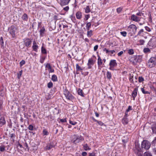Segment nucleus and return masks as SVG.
<instances>
[{
	"instance_id": "obj_1",
	"label": "nucleus",
	"mask_w": 156,
	"mask_h": 156,
	"mask_svg": "<svg viewBox=\"0 0 156 156\" xmlns=\"http://www.w3.org/2000/svg\"><path fill=\"white\" fill-rule=\"evenodd\" d=\"M144 13L141 11H139L136 13V14H132L130 16V19L131 20L137 22H140L142 17V16H144Z\"/></svg>"
},
{
	"instance_id": "obj_2",
	"label": "nucleus",
	"mask_w": 156,
	"mask_h": 156,
	"mask_svg": "<svg viewBox=\"0 0 156 156\" xmlns=\"http://www.w3.org/2000/svg\"><path fill=\"white\" fill-rule=\"evenodd\" d=\"M84 140V138L83 136L80 135L74 134L72 140V143L75 144L81 142Z\"/></svg>"
},
{
	"instance_id": "obj_3",
	"label": "nucleus",
	"mask_w": 156,
	"mask_h": 156,
	"mask_svg": "<svg viewBox=\"0 0 156 156\" xmlns=\"http://www.w3.org/2000/svg\"><path fill=\"white\" fill-rule=\"evenodd\" d=\"M156 65V56L152 57L148 60L147 66L150 68L154 67Z\"/></svg>"
},
{
	"instance_id": "obj_4",
	"label": "nucleus",
	"mask_w": 156,
	"mask_h": 156,
	"mask_svg": "<svg viewBox=\"0 0 156 156\" xmlns=\"http://www.w3.org/2000/svg\"><path fill=\"white\" fill-rule=\"evenodd\" d=\"M151 146V143L147 140H144L141 143V147L142 150H148Z\"/></svg>"
},
{
	"instance_id": "obj_5",
	"label": "nucleus",
	"mask_w": 156,
	"mask_h": 156,
	"mask_svg": "<svg viewBox=\"0 0 156 156\" xmlns=\"http://www.w3.org/2000/svg\"><path fill=\"white\" fill-rule=\"evenodd\" d=\"M63 93L66 99L72 101L75 98L74 97L67 89L63 90Z\"/></svg>"
},
{
	"instance_id": "obj_6",
	"label": "nucleus",
	"mask_w": 156,
	"mask_h": 156,
	"mask_svg": "<svg viewBox=\"0 0 156 156\" xmlns=\"http://www.w3.org/2000/svg\"><path fill=\"white\" fill-rule=\"evenodd\" d=\"M142 57L140 55L133 56L130 59L131 62L133 63V65H136L138 62H140L141 61Z\"/></svg>"
},
{
	"instance_id": "obj_7",
	"label": "nucleus",
	"mask_w": 156,
	"mask_h": 156,
	"mask_svg": "<svg viewBox=\"0 0 156 156\" xmlns=\"http://www.w3.org/2000/svg\"><path fill=\"white\" fill-rule=\"evenodd\" d=\"M147 47L150 48L156 47V37H152L147 43Z\"/></svg>"
},
{
	"instance_id": "obj_8",
	"label": "nucleus",
	"mask_w": 156,
	"mask_h": 156,
	"mask_svg": "<svg viewBox=\"0 0 156 156\" xmlns=\"http://www.w3.org/2000/svg\"><path fill=\"white\" fill-rule=\"evenodd\" d=\"M137 28L134 24H132L128 27V30L132 34H135L136 32Z\"/></svg>"
},
{
	"instance_id": "obj_9",
	"label": "nucleus",
	"mask_w": 156,
	"mask_h": 156,
	"mask_svg": "<svg viewBox=\"0 0 156 156\" xmlns=\"http://www.w3.org/2000/svg\"><path fill=\"white\" fill-rule=\"evenodd\" d=\"M8 31L13 38L15 37V33L17 30V28L14 25L11 26L8 29Z\"/></svg>"
},
{
	"instance_id": "obj_10",
	"label": "nucleus",
	"mask_w": 156,
	"mask_h": 156,
	"mask_svg": "<svg viewBox=\"0 0 156 156\" xmlns=\"http://www.w3.org/2000/svg\"><path fill=\"white\" fill-rule=\"evenodd\" d=\"M117 65V64L115 60H110L109 63V66H110L109 69L111 70H115L114 67H116Z\"/></svg>"
},
{
	"instance_id": "obj_11",
	"label": "nucleus",
	"mask_w": 156,
	"mask_h": 156,
	"mask_svg": "<svg viewBox=\"0 0 156 156\" xmlns=\"http://www.w3.org/2000/svg\"><path fill=\"white\" fill-rule=\"evenodd\" d=\"M58 2L62 6L67 5L70 1V0H57Z\"/></svg>"
},
{
	"instance_id": "obj_12",
	"label": "nucleus",
	"mask_w": 156,
	"mask_h": 156,
	"mask_svg": "<svg viewBox=\"0 0 156 156\" xmlns=\"http://www.w3.org/2000/svg\"><path fill=\"white\" fill-rule=\"evenodd\" d=\"M23 42L26 47H28L31 44L32 41L29 38H25L23 40Z\"/></svg>"
},
{
	"instance_id": "obj_13",
	"label": "nucleus",
	"mask_w": 156,
	"mask_h": 156,
	"mask_svg": "<svg viewBox=\"0 0 156 156\" xmlns=\"http://www.w3.org/2000/svg\"><path fill=\"white\" fill-rule=\"evenodd\" d=\"M55 146V145L54 144L53 142H51L50 143L48 144L45 147V149L46 150H49L53 147Z\"/></svg>"
},
{
	"instance_id": "obj_14",
	"label": "nucleus",
	"mask_w": 156,
	"mask_h": 156,
	"mask_svg": "<svg viewBox=\"0 0 156 156\" xmlns=\"http://www.w3.org/2000/svg\"><path fill=\"white\" fill-rule=\"evenodd\" d=\"M32 48L34 51L37 52L38 46L37 45V43L35 41H33Z\"/></svg>"
},
{
	"instance_id": "obj_15",
	"label": "nucleus",
	"mask_w": 156,
	"mask_h": 156,
	"mask_svg": "<svg viewBox=\"0 0 156 156\" xmlns=\"http://www.w3.org/2000/svg\"><path fill=\"white\" fill-rule=\"evenodd\" d=\"M6 123L4 117L2 115L0 118V127H2Z\"/></svg>"
},
{
	"instance_id": "obj_16",
	"label": "nucleus",
	"mask_w": 156,
	"mask_h": 156,
	"mask_svg": "<svg viewBox=\"0 0 156 156\" xmlns=\"http://www.w3.org/2000/svg\"><path fill=\"white\" fill-rule=\"evenodd\" d=\"M138 88H135L132 93L131 95L132 97H133V100H134L137 94Z\"/></svg>"
},
{
	"instance_id": "obj_17",
	"label": "nucleus",
	"mask_w": 156,
	"mask_h": 156,
	"mask_svg": "<svg viewBox=\"0 0 156 156\" xmlns=\"http://www.w3.org/2000/svg\"><path fill=\"white\" fill-rule=\"evenodd\" d=\"M45 67L49 69V73H53L54 72V69L52 68L50 64L49 63H47L45 65Z\"/></svg>"
},
{
	"instance_id": "obj_18",
	"label": "nucleus",
	"mask_w": 156,
	"mask_h": 156,
	"mask_svg": "<svg viewBox=\"0 0 156 156\" xmlns=\"http://www.w3.org/2000/svg\"><path fill=\"white\" fill-rule=\"evenodd\" d=\"M135 151H136V152H142V150L141 147L140 148V145L138 144H135Z\"/></svg>"
},
{
	"instance_id": "obj_19",
	"label": "nucleus",
	"mask_w": 156,
	"mask_h": 156,
	"mask_svg": "<svg viewBox=\"0 0 156 156\" xmlns=\"http://www.w3.org/2000/svg\"><path fill=\"white\" fill-rule=\"evenodd\" d=\"M45 31V29L43 27L39 31L40 36V37H43L44 36Z\"/></svg>"
},
{
	"instance_id": "obj_20",
	"label": "nucleus",
	"mask_w": 156,
	"mask_h": 156,
	"mask_svg": "<svg viewBox=\"0 0 156 156\" xmlns=\"http://www.w3.org/2000/svg\"><path fill=\"white\" fill-rule=\"evenodd\" d=\"M76 16L77 19H80L82 17V14L81 12L78 11L76 14Z\"/></svg>"
},
{
	"instance_id": "obj_21",
	"label": "nucleus",
	"mask_w": 156,
	"mask_h": 156,
	"mask_svg": "<svg viewBox=\"0 0 156 156\" xmlns=\"http://www.w3.org/2000/svg\"><path fill=\"white\" fill-rule=\"evenodd\" d=\"M129 120L127 118L123 117L122 119V122L124 125H126L128 123Z\"/></svg>"
},
{
	"instance_id": "obj_22",
	"label": "nucleus",
	"mask_w": 156,
	"mask_h": 156,
	"mask_svg": "<svg viewBox=\"0 0 156 156\" xmlns=\"http://www.w3.org/2000/svg\"><path fill=\"white\" fill-rule=\"evenodd\" d=\"M151 128L153 133H156V123H154L152 125Z\"/></svg>"
},
{
	"instance_id": "obj_23",
	"label": "nucleus",
	"mask_w": 156,
	"mask_h": 156,
	"mask_svg": "<svg viewBox=\"0 0 156 156\" xmlns=\"http://www.w3.org/2000/svg\"><path fill=\"white\" fill-rule=\"evenodd\" d=\"M69 17L73 22L74 23H76V20L74 14H73L71 15Z\"/></svg>"
},
{
	"instance_id": "obj_24",
	"label": "nucleus",
	"mask_w": 156,
	"mask_h": 156,
	"mask_svg": "<svg viewBox=\"0 0 156 156\" xmlns=\"http://www.w3.org/2000/svg\"><path fill=\"white\" fill-rule=\"evenodd\" d=\"M84 150L85 151L90 150L91 148L87 144H85L84 145H82Z\"/></svg>"
},
{
	"instance_id": "obj_25",
	"label": "nucleus",
	"mask_w": 156,
	"mask_h": 156,
	"mask_svg": "<svg viewBox=\"0 0 156 156\" xmlns=\"http://www.w3.org/2000/svg\"><path fill=\"white\" fill-rule=\"evenodd\" d=\"M98 66H100L103 63V60L101 58V57L99 55L98 56Z\"/></svg>"
},
{
	"instance_id": "obj_26",
	"label": "nucleus",
	"mask_w": 156,
	"mask_h": 156,
	"mask_svg": "<svg viewBox=\"0 0 156 156\" xmlns=\"http://www.w3.org/2000/svg\"><path fill=\"white\" fill-rule=\"evenodd\" d=\"M107 78L109 80H110L112 78V75L111 72L107 71L106 73Z\"/></svg>"
},
{
	"instance_id": "obj_27",
	"label": "nucleus",
	"mask_w": 156,
	"mask_h": 156,
	"mask_svg": "<svg viewBox=\"0 0 156 156\" xmlns=\"http://www.w3.org/2000/svg\"><path fill=\"white\" fill-rule=\"evenodd\" d=\"M21 18L23 20L27 21L28 18L27 14L26 13H24L22 16Z\"/></svg>"
},
{
	"instance_id": "obj_28",
	"label": "nucleus",
	"mask_w": 156,
	"mask_h": 156,
	"mask_svg": "<svg viewBox=\"0 0 156 156\" xmlns=\"http://www.w3.org/2000/svg\"><path fill=\"white\" fill-rule=\"evenodd\" d=\"M44 45V44H42V46L41 48V51L42 54H47V50L45 48H44L43 45Z\"/></svg>"
},
{
	"instance_id": "obj_29",
	"label": "nucleus",
	"mask_w": 156,
	"mask_h": 156,
	"mask_svg": "<svg viewBox=\"0 0 156 156\" xmlns=\"http://www.w3.org/2000/svg\"><path fill=\"white\" fill-rule=\"evenodd\" d=\"M93 35V31L91 30H88L87 33V36L88 37H91Z\"/></svg>"
},
{
	"instance_id": "obj_30",
	"label": "nucleus",
	"mask_w": 156,
	"mask_h": 156,
	"mask_svg": "<svg viewBox=\"0 0 156 156\" xmlns=\"http://www.w3.org/2000/svg\"><path fill=\"white\" fill-rule=\"evenodd\" d=\"M51 80L53 82H56L58 81V79L57 76L54 74L51 76Z\"/></svg>"
},
{
	"instance_id": "obj_31",
	"label": "nucleus",
	"mask_w": 156,
	"mask_h": 156,
	"mask_svg": "<svg viewBox=\"0 0 156 156\" xmlns=\"http://www.w3.org/2000/svg\"><path fill=\"white\" fill-rule=\"evenodd\" d=\"M85 13H89L90 12V8L89 5L87 6L86 7L84 8Z\"/></svg>"
},
{
	"instance_id": "obj_32",
	"label": "nucleus",
	"mask_w": 156,
	"mask_h": 156,
	"mask_svg": "<svg viewBox=\"0 0 156 156\" xmlns=\"http://www.w3.org/2000/svg\"><path fill=\"white\" fill-rule=\"evenodd\" d=\"M77 92L78 94L79 95H80L81 96L83 97H84V95L83 94L82 90L80 88L78 89Z\"/></svg>"
},
{
	"instance_id": "obj_33",
	"label": "nucleus",
	"mask_w": 156,
	"mask_h": 156,
	"mask_svg": "<svg viewBox=\"0 0 156 156\" xmlns=\"http://www.w3.org/2000/svg\"><path fill=\"white\" fill-rule=\"evenodd\" d=\"M144 32V30L143 29H141L139 32H138L136 36H143V33Z\"/></svg>"
},
{
	"instance_id": "obj_34",
	"label": "nucleus",
	"mask_w": 156,
	"mask_h": 156,
	"mask_svg": "<svg viewBox=\"0 0 156 156\" xmlns=\"http://www.w3.org/2000/svg\"><path fill=\"white\" fill-rule=\"evenodd\" d=\"M94 64V61L92 58L89 59L87 65H93Z\"/></svg>"
},
{
	"instance_id": "obj_35",
	"label": "nucleus",
	"mask_w": 156,
	"mask_h": 156,
	"mask_svg": "<svg viewBox=\"0 0 156 156\" xmlns=\"http://www.w3.org/2000/svg\"><path fill=\"white\" fill-rule=\"evenodd\" d=\"M43 136H47L49 134V133L46 129H43L42 131Z\"/></svg>"
},
{
	"instance_id": "obj_36",
	"label": "nucleus",
	"mask_w": 156,
	"mask_h": 156,
	"mask_svg": "<svg viewBox=\"0 0 156 156\" xmlns=\"http://www.w3.org/2000/svg\"><path fill=\"white\" fill-rule=\"evenodd\" d=\"M76 71L80 70H82L83 69L78 64H76Z\"/></svg>"
},
{
	"instance_id": "obj_37",
	"label": "nucleus",
	"mask_w": 156,
	"mask_h": 156,
	"mask_svg": "<svg viewBox=\"0 0 156 156\" xmlns=\"http://www.w3.org/2000/svg\"><path fill=\"white\" fill-rule=\"evenodd\" d=\"M91 26V24L90 22H89L87 23L86 24V27L87 30H89L90 29V28Z\"/></svg>"
},
{
	"instance_id": "obj_38",
	"label": "nucleus",
	"mask_w": 156,
	"mask_h": 156,
	"mask_svg": "<svg viewBox=\"0 0 156 156\" xmlns=\"http://www.w3.org/2000/svg\"><path fill=\"white\" fill-rule=\"evenodd\" d=\"M143 51L145 53H150L151 50L150 49L148 48H145L143 50Z\"/></svg>"
},
{
	"instance_id": "obj_39",
	"label": "nucleus",
	"mask_w": 156,
	"mask_h": 156,
	"mask_svg": "<svg viewBox=\"0 0 156 156\" xmlns=\"http://www.w3.org/2000/svg\"><path fill=\"white\" fill-rule=\"evenodd\" d=\"M144 156H152L151 153L149 151H146L144 154Z\"/></svg>"
},
{
	"instance_id": "obj_40",
	"label": "nucleus",
	"mask_w": 156,
	"mask_h": 156,
	"mask_svg": "<svg viewBox=\"0 0 156 156\" xmlns=\"http://www.w3.org/2000/svg\"><path fill=\"white\" fill-rule=\"evenodd\" d=\"M5 146L4 145H2L0 146V151L1 152H3L5 150Z\"/></svg>"
},
{
	"instance_id": "obj_41",
	"label": "nucleus",
	"mask_w": 156,
	"mask_h": 156,
	"mask_svg": "<svg viewBox=\"0 0 156 156\" xmlns=\"http://www.w3.org/2000/svg\"><path fill=\"white\" fill-rule=\"evenodd\" d=\"M129 80L130 83H134L133 76H131V75H130L129 77Z\"/></svg>"
},
{
	"instance_id": "obj_42",
	"label": "nucleus",
	"mask_w": 156,
	"mask_h": 156,
	"mask_svg": "<svg viewBox=\"0 0 156 156\" xmlns=\"http://www.w3.org/2000/svg\"><path fill=\"white\" fill-rule=\"evenodd\" d=\"M51 95L49 94H47L45 96V98L47 100H48L51 99Z\"/></svg>"
},
{
	"instance_id": "obj_43",
	"label": "nucleus",
	"mask_w": 156,
	"mask_h": 156,
	"mask_svg": "<svg viewBox=\"0 0 156 156\" xmlns=\"http://www.w3.org/2000/svg\"><path fill=\"white\" fill-rule=\"evenodd\" d=\"M144 80V78L142 76H139L138 77V81L139 83H140L143 82Z\"/></svg>"
},
{
	"instance_id": "obj_44",
	"label": "nucleus",
	"mask_w": 156,
	"mask_h": 156,
	"mask_svg": "<svg viewBox=\"0 0 156 156\" xmlns=\"http://www.w3.org/2000/svg\"><path fill=\"white\" fill-rule=\"evenodd\" d=\"M58 120H60V122H60L62 123H63L64 122H67L66 118H65L63 119H58Z\"/></svg>"
},
{
	"instance_id": "obj_45",
	"label": "nucleus",
	"mask_w": 156,
	"mask_h": 156,
	"mask_svg": "<svg viewBox=\"0 0 156 156\" xmlns=\"http://www.w3.org/2000/svg\"><path fill=\"white\" fill-rule=\"evenodd\" d=\"M141 90L144 94H150V93L148 91L145 90L144 88H141Z\"/></svg>"
},
{
	"instance_id": "obj_46",
	"label": "nucleus",
	"mask_w": 156,
	"mask_h": 156,
	"mask_svg": "<svg viewBox=\"0 0 156 156\" xmlns=\"http://www.w3.org/2000/svg\"><path fill=\"white\" fill-rule=\"evenodd\" d=\"M128 53L130 55H132L134 54V51L132 49H130L128 50Z\"/></svg>"
},
{
	"instance_id": "obj_47",
	"label": "nucleus",
	"mask_w": 156,
	"mask_h": 156,
	"mask_svg": "<svg viewBox=\"0 0 156 156\" xmlns=\"http://www.w3.org/2000/svg\"><path fill=\"white\" fill-rule=\"evenodd\" d=\"M145 43V41L143 39L140 40L139 41V45H143Z\"/></svg>"
},
{
	"instance_id": "obj_48",
	"label": "nucleus",
	"mask_w": 156,
	"mask_h": 156,
	"mask_svg": "<svg viewBox=\"0 0 156 156\" xmlns=\"http://www.w3.org/2000/svg\"><path fill=\"white\" fill-rule=\"evenodd\" d=\"M53 86V83L52 82H50L48 83L47 87L48 88H50Z\"/></svg>"
},
{
	"instance_id": "obj_49",
	"label": "nucleus",
	"mask_w": 156,
	"mask_h": 156,
	"mask_svg": "<svg viewBox=\"0 0 156 156\" xmlns=\"http://www.w3.org/2000/svg\"><path fill=\"white\" fill-rule=\"evenodd\" d=\"M22 70H21L19 72V73L17 74V78L18 79H20V77L22 74Z\"/></svg>"
},
{
	"instance_id": "obj_50",
	"label": "nucleus",
	"mask_w": 156,
	"mask_h": 156,
	"mask_svg": "<svg viewBox=\"0 0 156 156\" xmlns=\"http://www.w3.org/2000/svg\"><path fill=\"white\" fill-rule=\"evenodd\" d=\"M122 8L121 7H119L116 9V11L118 13H120L122 10Z\"/></svg>"
},
{
	"instance_id": "obj_51",
	"label": "nucleus",
	"mask_w": 156,
	"mask_h": 156,
	"mask_svg": "<svg viewBox=\"0 0 156 156\" xmlns=\"http://www.w3.org/2000/svg\"><path fill=\"white\" fill-rule=\"evenodd\" d=\"M28 129L31 131H32L34 129V126L32 125H30L28 127Z\"/></svg>"
},
{
	"instance_id": "obj_52",
	"label": "nucleus",
	"mask_w": 156,
	"mask_h": 156,
	"mask_svg": "<svg viewBox=\"0 0 156 156\" xmlns=\"http://www.w3.org/2000/svg\"><path fill=\"white\" fill-rule=\"evenodd\" d=\"M69 123L73 125H75L77 123V122L75 121H73L70 120L69 121Z\"/></svg>"
},
{
	"instance_id": "obj_53",
	"label": "nucleus",
	"mask_w": 156,
	"mask_h": 156,
	"mask_svg": "<svg viewBox=\"0 0 156 156\" xmlns=\"http://www.w3.org/2000/svg\"><path fill=\"white\" fill-rule=\"evenodd\" d=\"M120 34L123 36L125 37L127 35V33L126 31H122L120 32Z\"/></svg>"
},
{
	"instance_id": "obj_54",
	"label": "nucleus",
	"mask_w": 156,
	"mask_h": 156,
	"mask_svg": "<svg viewBox=\"0 0 156 156\" xmlns=\"http://www.w3.org/2000/svg\"><path fill=\"white\" fill-rule=\"evenodd\" d=\"M25 63V61L24 60H22L20 63V66H22Z\"/></svg>"
},
{
	"instance_id": "obj_55",
	"label": "nucleus",
	"mask_w": 156,
	"mask_h": 156,
	"mask_svg": "<svg viewBox=\"0 0 156 156\" xmlns=\"http://www.w3.org/2000/svg\"><path fill=\"white\" fill-rule=\"evenodd\" d=\"M146 30L148 32H150L151 31V29L150 28L147 26H145L144 27Z\"/></svg>"
},
{
	"instance_id": "obj_56",
	"label": "nucleus",
	"mask_w": 156,
	"mask_h": 156,
	"mask_svg": "<svg viewBox=\"0 0 156 156\" xmlns=\"http://www.w3.org/2000/svg\"><path fill=\"white\" fill-rule=\"evenodd\" d=\"M140 152H136V151H135V153L138 156H143V154L141 153H140Z\"/></svg>"
},
{
	"instance_id": "obj_57",
	"label": "nucleus",
	"mask_w": 156,
	"mask_h": 156,
	"mask_svg": "<svg viewBox=\"0 0 156 156\" xmlns=\"http://www.w3.org/2000/svg\"><path fill=\"white\" fill-rule=\"evenodd\" d=\"M132 110V107L131 106H129L128 107V108L126 110V111L127 112H129L130 110Z\"/></svg>"
},
{
	"instance_id": "obj_58",
	"label": "nucleus",
	"mask_w": 156,
	"mask_h": 156,
	"mask_svg": "<svg viewBox=\"0 0 156 156\" xmlns=\"http://www.w3.org/2000/svg\"><path fill=\"white\" fill-rule=\"evenodd\" d=\"M69 6H67L66 7H64L63 8V10L66 11V12H67L69 10Z\"/></svg>"
},
{
	"instance_id": "obj_59",
	"label": "nucleus",
	"mask_w": 156,
	"mask_h": 156,
	"mask_svg": "<svg viewBox=\"0 0 156 156\" xmlns=\"http://www.w3.org/2000/svg\"><path fill=\"white\" fill-rule=\"evenodd\" d=\"M0 44L1 45V47L2 48H4V42L3 41H0Z\"/></svg>"
},
{
	"instance_id": "obj_60",
	"label": "nucleus",
	"mask_w": 156,
	"mask_h": 156,
	"mask_svg": "<svg viewBox=\"0 0 156 156\" xmlns=\"http://www.w3.org/2000/svg\"><path fill=\"white\" fill-rule=\"evenodd\" d=\"M90 17V15L89 14L86 15L85 16L84 20H87Z\"/></svg>"
},
{
	"instance_id": "obj_61",
	"label": "nucleus",
	"mask_w": 156,
	"mask_h": 156,
	"mask_svg": "<svg viewBox=\"0 0 156 156\" xmlns=\"http://www.w3.org/2000/svg\"><path fill=\"white\" fill-rule=\"evenodd\" d=\"M44 60L45 58L44 57H41L40 60V62L41 63H43L44 62Z\"/></svg>"
},
{
	"instance_id": "obj_62",
	"label": "nucleus",
	"mask_w": 156,
	"mask_h": 156,
	"mask_svg": "<svg viewBox=\"0 0 156 156\" xmlns=\"http://www.w3.org/2000/svg\"><path fill=\"white\" fill-rule=\"evenodd\" d=\"M97 122L98 125L101 126H102L104 124V123L101 121H98Z\"/></svg>"
},
{
	"instance_id": "obj_63",
	"label": "nucleus",
	"mask_w": 156,
	"mask_h": 156,
	"mask_svg": "<svg viewBox=\"0 0 156 156\" xmlns=\"http://www.w3.org/2000/svg\"><path fill=\"white\" fill-rule=\"evenodd\" d=\"M103 51H106V53H108L109 52V50L106 48H104L103 49Z\"/></svg>"
},
{
	"instance_id": "obj_64",
	"label": "nucleus",
	"mask_w": 156,
	"mask_h": 156,
	"mask_svg": "<svg viewBox=\"0 0 156 156\" xmlns=\"http://www.w3.org/2000/svg\"><path fill=\"white\" fill-rule=\"evenodd\" d=\"M89 156H96L95 153L94 152H92L89 154Z\"/></svg>"
}]
</instances>
